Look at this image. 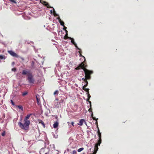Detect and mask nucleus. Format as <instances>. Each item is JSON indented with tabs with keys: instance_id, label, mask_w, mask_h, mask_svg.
<instances>
[{
	"instance_id": "nucleus-42",
	"label": "nucleus",
	"mask_w": 154,
	"mask_h": 154,
	"mask_svg": "<svg viewBox=\"0 0 154 154\" xmlns=\"http://www.w3.org/2000/svg\"><path fill=\"white\" fill-rule=\"evenodd\" d=\"M64 26V29H65L66 28V27H65Z\"/></svg>"
},
{
	"instance_id": "nucleus-28",
	"label": "nucleus",
	"mask_w": 154,
	"mask_h": 154,
	"mask_svg": "<svg viewBox=\"0 0 154 154\" xmlns=\"http://www.w3.org/2000/svg\"><path fill=\"white\" fill-rule=\"evenodd\" d=\"M27 92H24L23 93V95L24 96L27 94Z\"/></svg>"
},
{
	"instance_id": "nucleus-22",
	"label": "nucleus",
	"mask_w": 154,
	"mask_h": 154,
	"mask_svg": "<svg viewBox=\"0 0 154 154\" xmlns=\"http://www.w3.org/2000/svg\"><path fill=\"white\" fill-rule=\"evenodd\" d=\"M98 136L99 137V140H101V134L100 133V132H99V133H98Z\"/></svg>"
},
{
	"instance_id": "nucleus-16",
	"label": "nucleus",
	"mask_w": 154,
	"mask_h": 154,
	"mask_svg": "<svg viewBox=\"0 0 154 154\" xmlns=\"http://www.w3.org/2000/svg\"><path fill=\"white\" fill-rule=\"evenodd\" d=\"M66 34L65 35V36L64 37V38L65 39H67V38H67V37H68V33H67V31L66 30Z\"/></svg>"
},
{
	"instance_id": "nucleus-18",
	"label": "nucleus",
	"mask_w": 154,
	"mask_h": 154,
	"mask_svg": "<svg viewBox=\"0 0 154 154\" xmlns=\"http://www.w3.org/2000/svg\"><path fill=\"white\" fill-rule=\"evenodd\" d=\"M91 116L92 117V118L93 119V120H97V119H96V118L95 117H93V114L92 112V113L91 114Z\"/></svg>"
},
{
	"instance_id": "nucleus-8",
	"label": "nucleus",
	"mask_w": 154,
	"mask_h": 154,
	"mask_svg": "<svg viewBox=\"0 0 154 154\" xmlns=\"http://www.w3.org/2000/svg\"><path fill=\"white\" fill-rule=\"evenodd\" d=\"M40 2L43 4L44 5L47 6L48 8H51V7L48 5V4L46 2L43 1L42 0H40Z\"/></svg>"
},
{
	"instance_id": "nucleus-36",
	"label": "nucleus",
	"mask_w": 154,
	"mask_h": 154,
	"mask_svg": "<svg viewBox=\"0 0 154 154\" xmlns=\"http://www.w3.org/2000/svg\"><path fill=\"white\" fill-rule=\"evenodd\" d=\"M36 98L37 101V102L38 103V99L37 97V95H36Z\"/></svg>"
},
{
	"instance_id": "nucleus-30",
	"label": "nucleus",
	"mask_w": 154,
	"mask_h": 154,
	"mask_svg": "<svg viewBox=\"0 0 154 154\" xmlns=\"http://www.w3.org/2000/svg\"><path fill=\"white\" fill-rule=\"evenodd\" d=\"M76 152L75 150H74L72 151V154H76Z\"/></svg>"
},
{
	"instance_id": "nucleus-17",
	"label": "nucleus",
	"mask_w": 154,
	"mask_h": 154,
	"mask_svg": "<svg viewBox=\"0 0 154 154\" xmlns=\"http://www.w3.org/2000/svg\"><path fill=\"white\" fill-rule=\"evenodd\" d=\"M87 94L88 95V100H89L90 98L91 97V96H90L89 95V91L87 92Z\"/></svg>"
},
{
	"instance_id": "nucleus-44",
	"label": "nucleus",
	"mask_w": 154,
	"mask_h": 154,
	"mask_svg": "<svg viewBox=\"0 0 154 154\" xmlns=\"http://www.w3.org/2000/svg\"><path fill=\"white\" fill-rule=\"evenodd\" d=\"M84 57V58H85V57Z\"/></svg>"
},
{
	"instance_id": "nucleus-27",
	"label": "nucleus",
	"mask_w": 154,
	"mask_h": 154,
	"mask_svg": "<svg viewBox=\"0 0 154 154\" xmlns=\"http://www.w3.org/2000/svg\"><path fill=\"white\" fill-rule=\"evenodd\" d=\"M86 85H84L83 87V89L85 91L86 89Z\"/></svg>"
},
{
	"instance_id": "nucleus-6",
	"label": "nucleus",
	"mask_w": 154,
	"mask_h": 154,
	"mask_svg": "<svg viewBox=\"0 0 154 154\" xmlns=\"http://www.w3.org/2000/svg\"><path fill=\"white\" fill-rule=\"evenodd\" d=\"M67 38H69L71 40V42L73 44H74L75 47L78 48V49H79V50H80V49H79V48L77 45V44L75 43V42L74 41V40L73 39V38H72L71 37H67Z\"/></svg>"
},
{
	"instance_id": "nucleus-2",
	"label": "nucleus",
	"mask_w": 154,
	"mask_h": 154,
	"mask_svg": "<svg viewBox=\"0 0 154 154\" xmlns=\"http://www.w3.org/2000/svg\"><path fill=\"white\" fill-rule=\"evenodd\" d=\"M84 72L85 74V77L86 78V80L88 79H90L91 77L90 75L92 73V71H90L85 68H83Z\"/></svg>"
},
{
	"instance_id": "nucleus-10",
	"label": "nucleus",
	"mask_w": 154,
	"mask_h": 154,
	"mask_svg": "<svg viewBox=\"0 0 154 154\" xmlns=\"http://www.w3.org/2000/svg\"><path fill=\"white\" fill-rule=\"evenodd\" d=\"M60 102H57L55 104V106L57 108H58L60 106Z\"/></svg>"
},
{
	"instance_id": "nucleus-34",
	"label": "nucleus",
	"mask_w": 154,
	"mask_h": 154,
	"mask_svg": "<svg viewBox=\"0 0 154 154\" xmlns=\"http://www.w3.org/2000/svg\"><path fill=\"white\" fill-rule=\"evenodd\" d=\"M11 103L12 104V105H14V102H13V101H12V100H11Z\"/></svg>"
},
{
	"instance_id": "nucleus-20",
	"label": "nucleus",
	"mask_w": 154,
	"mask_h": 154,
	"mask_svg": "<svg viewBox=\"0 0 154 154\" xmlns=\"http://www.w3.org/2000/svg\"><path fill=\"white\" fill-rule=\"evenodd\" d=\"M58 91L56 90L54 92V95H58Z\"/></svg>"
},
{
	"instance_id": "nucleus-37",
	"label": "nucleus",
	"mask_w": 154,
	"mask_h": 154,
	"mask_svg": "<svg viewBox=\"0 0 154 154\" xmlns=\"http://www.w3.org/2000/svg\"><path fill=\"white\" fill-rule=\"evenodd\" d=\"M86 82V84H85V85H86V87H87L88 85V82L87 81H86V82Z\"/></svg>"
},
{
	"instance_id": "nucleus-15",
	"label": "nucleus",
	"mask_w": 154,
	"mask_h": 154,
	"mask_svg": "<svg viewBox=\"0 0 154 154\" xmlns=\"http://www.w3.org/2000/svg\"><path fill=\"white\" fill-rule=\"evenodd\" d=\"M6 57L5 56L3 55H0V59H5Z\"/></svg>"
},
{
	"instance_id": "nucleus-39",
	"label": "nucleus",
	"mask_w": 154,
	"mask_h": 154,
	"mask_svg": "<svg viewBox=\"0 0 154 154\" xmlns=\"http://www.w3.org/2000/svg\"><path fill=\"white\" fill-rule=\"evenodd\" d=\"M88 111H90V112H92V111H91V107L89 109H88Z\"/></svg>"
},
{
	"instance_id": "nucleus-1",
	"label": "nucleus",
	"mask_w": 154,
	"mask_h": 154,
	"mask_svg": "<svg viewBox=\"0 0 154 154\" xmlns=\"http://www.w3.org/2000/svg\"><path fill=\"white\" fill-rule=\"evenodd\" d=\"M24 122L23 124L19 122L18 123V125L21 128L26 130L28 128L30 124V121L28 120H24Z\"/></svg>"
},
{
	"instance_id": "nucleus-24",
	"label": "nucleus",
	"mask_w": 154,
	"mask_h": 154,
	"mask_svg": "<svg viewBox=\"0 0 154 154\" xmlns=\"http://www.w3.org/2000/svg\"><path fill=\"white\" fill-rule=\"evenodd\" d=\"M9 0L14 3H15V4L16 3V2L14 0Z\"/></svg>"
},
{
	"instance_id": "nucleus-12",
	"label": "nucleus",
	"mask_w": 154,
	"mask_h": 154,
	"mask_svg": "<svg viewBox=\"0 0 154 154\" xmlns=\"http://www.w3.org/2000/svg\"><path fill=\"white\" fill-rule=\"evenodd\" d=\"M29 73L31 72L29 71H28L26 70H24L23 71L22 74L24 75L27 74V75L28 76V74Z\"/></svg>"
},
{
	"instance_id": "nucleus-3",
	"label": "nucleus",
	"mask_w": 154,
	"mask_h": 154,
	"mask_svg": "<svg viewBox=\"0 0 154 154\" xmlns=\"http://www.w3.org/2000/svg\"><path fill=\"white\" fill-rule=\"evenodd\" d=\"M27 79L29 83L34 84L35 80L33 78V76L31 73H29L28 74Z\"/></svg>"
},
{
	"instance_id": "nucleus-31",
	"label": "nucleus",
	"mask_w": 154,
	"mask_h": 154,
	"mask_svg": "<svg viewBox=\"0 0 154 154\" xmlns=\"http://www.w3.org/2000/svg\"><path fill=\"white\" fill-rule=\"evenodd\" d=\"M5 134V131L3 132L2 133V136H4Z\"/></svg>"
},
{
	"instance_id": "nucleus-38",
	"label": "nucleus",
	"mask_w": 154,
	"mask_h": 154,
	"mask_svg": "<svg viewBox=\"0 0 154 154\" xmlns=\"http://www.w3.org/2000/svg\"><path fill=\"white\" fill-rule=\"evenodd\" d=\"M74 122H72L71 123V125L72 126H74Z\"/></svg>"
},
{
	"instance_id": "nucleus-21",
	"label": "nucleus",
	"mask_w": 154,
	"mask_h": 154,
	"mask_svg": "<svg viewBox=\"0 0 154 154\" xmlns=\"http://www.w3.org/2000/svg\"><path fill=\"white\" fill-rule=\"evenodd\" d=\"M83 149H84L83 148H82V147L81 148L78 149V151L79 152H80L81 151H82V150H83Z\"/></svg>"
},
{
	"instance_id": "nucleus-33",
	"label": "nucleus",
	"mask_w": 154,
	"mask_h": 154,
	"mask_svg": "<svg viewBox=\"0 0 154 154\" xmlns=\"http://www.w3.org/2000/svg\"><path fill=\"white\" fill-rule=\"evenodd\" d=\"M82 79L85 82H86V81H87V80L85 78H82Z\"/></svg>"
},
{
	"instance_id": "nucleus-45",
	"label": "nucleus",
	"mask_w": 154,
	"mask_h": 154,
	"mask_svg": "<svg viewBox=\"0 0 154 154\" xmlns=\"http://www.w3.org/2000/svg\"><path fill=\"white\" fill-rule=\"evenodd\" d=\"M45 154H48L47 153H45Z\"/></svg>"
},
{
	"instance_id": "nucleus-40",
	"label": "nucleus",
	"mask_w": 154,
	"mask_h": 154,
	"mask_svg": "<svg viewBox=\"0 0 154 154\" xmlns=\"http://www.w3.org/2000/svg\"><path fill=\"white\" fill-rule=\"evenodd\" d=\"M14 62H12V65L14 66Z\"/></svg>"
},
{
	"instance_id": "nucleus-29",
	"label": "nucleus",
	"mask_w": 154,
	"mask_h": 154,
	"mask_svg": "<svg viewBox=\"0 0 154 154\" xmlns=\"http://www.w3.org/2000/svg\"><path fill=\"white\" fill-rule=\"evenodd\" d=\"M67 124H68V125L70 127H72L71 124H70V122H67Z\"/></svg>"
},
{
	"instance_id": "nucleus-43",
	"label": "nucleus",
	"mask_w": 154,
	"mask_h": 154,
	"mask_svg": "<svg viewBox=\"0 0 154 154\" xmlns=\"http://www.w3.org/2000/svg\"><path fill=\"white\" fill-rule=\"evenodd\" d=\"M51 13H52V11L51 10Z\"/></svg>"
},
{
	"instance_id": "nucleus-14",
	"label": "nucleus",
	"mask_w": 154,
	"mask_h": 154,
	"mask_svg": "<svg viewBox=\"0 0 154 154\" xmlns=\"http://www.w3.org/2000/svg\"><path fill=\"white\" fill-rule=\"evenodd\" d=\"M32 115V114L27 115L26 118L24 119V120H28L30 116Z\"/></svg>"
},
{
	"instance_id": "nucleus-35",
	"label": "nucleus",
	"mask_w": 154,
	"mask_h": 154,
	"mask_svg": "<svg viewBox=\"0 0 154 154\" xmlns=\"http://www.w3.org/2000/svg\"><path fill=\"white\" fill-rule=\"evenodd\" d=\"M89 90V89L88 88H86V89L85 90V91H86L87 92H88Z\"/></svg>"
},
{
	"instance_id": "nucleus-25",
	"label": "nucleus",
	"mask_w": 154,
	"mask_h": 154,
	"mask_svg": "<svg viewBox=\"0 0 154 154\" xmlns=\"http://www.w3.org/2000/svg\"><path fill=\"white\" fill-rule=\"evenodd\" d=\"M89 100H88V99H87V101H88V102H89V103H90V107H91V102L90 101H89Z\"/></svg>"
},
{
	"instance_id": "nucleus-32",
	"label": "nucleus",
	"mask_w": 154,
	"mask_h": 154,
	"mask_svg": "<svg viewBox=\"0 0 154 154\" xmlns=\"http://www.w3.org/2000/svg\"><path fill=\"white\" fill-rule=\"evenodd\" d=\"M12 71H16V69L15 68H13L11 69Z\"/></svg>"
},
{
	"instance_id": "nucleus-26",
	"label": "nucleus",
	"mask_w": 154,
	"mask_h": 154,
	"mask_svg": "<svg viewBox=\"0 0 154 154\" xmlns=\"http://www.w3.org/2000/svg\"><path fill=\"white\" fill-rule=\"evenodd\" d=\"M17 107L20 109H21L22 110H23V108L22 106H18Z\"/></svg>"
},
{
	"instance_id": "nucleus-13",
	"label": "nucleus",
	"mask_w": 154,
	"mask_h": 154,
	"mask_svg": "<svg viewBox=\"0 0 154 154\" xmlns=\"http://www.w3.org/2000/svg\"><path fill=\"white\" fill-rule=\"evenodd\" d=\"M58 124H59V123H58V122H55L53 125V127L54 128H56L58 126Z\"/></svg>"
},
{
	"instance_id": "nucleus-19",
	"label": "nucleus",
	"mask_w": 154,
	"mask_h": 154,
	"mask_svg": "<svg viewBox=\"0 0 154 154\" xmlns=\"http://www.w3.org/2000/svg\"><path fill=\"white\" fill-rule=\"evenodd\" d=\"M39 123L41 124L44 127H45V124L44 122L42 120H39Z\"/></svg>"
},
{
	"instance_id": "nucleus-5",
	"label": "nucleus",
	"mask_w": 154,
	"mask_h": 154,
	"mask_svg": "<svg viewBox=\"0 0 154 154\" xmlns=\"http://www.w3.org/2000/svg\"><path fill=\"white\" fill-rule=\"evenodd\" d=\"M8 53L13 57H18L19 56L16 53L12 51H8Z\"/></svg>"
},
{
	"instance_id": "nucleus-7",
	"label": "nucleus",
	"mask_w": 154,
	"mask_h": 154,
	"mask_svg": "<svg viewBox=\"0 0 154 154\" xmlns=\"http://www.w3.org/2000/svg\"><path fill=\"white\" fill-rule=\"evenodd\" d=\"M81 68L82 69L83 68H84V62H83L82 63L80 64L79 65V66L77 67L75 69L77 70H79V69Z\"/></svg>"
},
{
	"instance_id": "nucleus-4",
	"label": "nucleus",
	"mask_w": 154,
	"mask_h": 154,
	"mask_svg": "<svg viewBox=\"0 0 154 154\" xmlns=\"http://www.w3.org/2000/svg\"><path fill=\"white\" fill-rule=\"evenodd\" d=\"M101 143V140L99 139L98 143L96 144L95 146V150L97 152V151L98 148V146H100V143Z\"/></svg>"
},
{
	"instance_id": "nucleus-11",
	"label": "nucleus",
	"mask_w": 154,
	"mask_h": 154,
	"mask_svg": "<svg viewBox=\"0 0 154 154\" xmlns=\"http://www.w3.org/2000/svg\"><path fill=\"white\" fill-rule=\"evenodd\" d=\"M85 122V121L83 119H81L79 122V123L78 124V125L82 126V125L83 123Z\"/></svg>"
},
{
	"instance_id": "nucleus-9",
	"label": "nucleus",
	"mask_w": 154,
	"mask_h": 154,
	"mask_svg": "<svg viewBox=\"0 0 154 154\" xmlns=\"http://www.w3.org/2000/svg\"><path fill=\"white\" fill-rule=\"evenodd\" d=\"M57 19H58L59 20V23H60V25L62 26H64V23L61 21V20L60 19V18L59 17H58L57 18Z\"/></svg>"
},
{
	"instance_id": "nucleus-41",
	"label": "nucleus",
	"mask_w": 154,
	"mask_h": 154,
	"mask_svg": "<svg viewBox=\"0 0 154 154\" xmlns=\"http://www.w3.org/2000/svg\"><path fill=\"white\" fill-rule=\"evenodd\" d=\"M97 124H98L97 122V121H96V122H95V124L97 125Z\"/></svg>"
},
{
	"instance_id": "nucleus-23",
	"label": "nucleus",
	"mask_w": 154,
	"mask_h": 154,
	"mask_svg": "<svg viewBox=\"0 0 154 154\" xmlns=\"http://www.w3.org/2000/svg\"><path fill=\"white\" fill-rule=\"evenodd\" d=\"M54 15L55 16H58V15L55 12V11L54 10Z\"/></svg>"
}]
</instances>
